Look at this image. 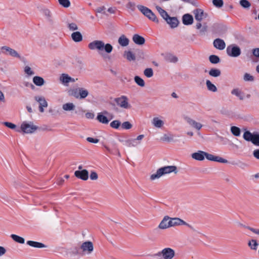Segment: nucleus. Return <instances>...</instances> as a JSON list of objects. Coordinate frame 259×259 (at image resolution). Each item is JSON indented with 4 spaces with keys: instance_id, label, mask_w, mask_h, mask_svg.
Segmentation results:
<instances>
[{
    "instance_id": "53",
    "label": "nucleus",
    "mask_w": 259,
    "mask_h": 259,
    "mask_svg": "<svg viewBox=\"0 0 259 259\" xmlns=\"http://www.w3.org/2000/svg\"><path fill=\"white\" fill-rule=\"evenodd\" d=\"M212 3L213 5L217 8L222 7L224 4L223 0H213Z\"/></svg>"
},
{
    "instance_id": "50",
    "label": "nucleus",
    "mask_w": 259,
    "mask_h": 259,
    "mask_svg": "<svg viewBox=\"0 0 259 259\" xmlns=\"http://www.w3.org/2000/svg\"><path fill=\"white\" fill-rule=\"evenodd\" d=\"M120 124L121 122L119 120H115L110 123V125L113 128L117 129L119 128Z\"/></svg>"
},
{
    "instance_id": "25",
    "label": "nucleus",
    "mask_w": 259,
    "mask_h": 259,
    "mask_svg": "<svg viewBox=\"0 0 259 259\" xmlns=\"http://www.w3.org/2000/svg\"><path fill=\"white\" fill-rule=\"evenodd\" d=\"M71 38L75 42H80L82 40V36L80 32L76 31L71 34Z\"/></svg>"
},
{
    "instance_id": "31",
    "label": "nucleus",
    "mask_w": 259,
    "mask_h": 259,
    "mask_svg": "<svg viewBox=\"0 0 259 259\" xmlns=\"http://www.w3.org/2000/svg\"><path fill=\"white\" fill-rule=\"evenodd\" d=\"M81 245L79 246H75L72 247L71 248V253L73 255H82V253L81 251Z\"/></svg>"
},
{
    "instance_id": "38",
    "label": "nucleus",
    "mask_w": 259,
    "mask_h": 259,
    "mask_svg": "<svg viewBox=\"0 0 259 259\" xmlns=\"http://www.w3.org/2000/svg\"><path fill=\"white\" fill-rule=\"evenodd\" d=\"M11 237L15 241L18 243L23 244L25 242V240L23 238L15 234H12Z\"/></svg>"
},
{
    "instance_id": "20",
    "label": "nucleus",
    "mask_w": 259,
    "mask_h": 259,
    "mask_svg": "<svg viewBox=\"0 0 259 259\" xmlns=\"http://www.w3.org/2000/svg\"><path fill=\"white\" fill-rule=\"evenodd\" d=\"M182 21L183 24L185 25H191L193 22V18L190 14H186L183 15L182 17Z\"/></svg>"
},
{
    "instance_id": "58",
    "label": "nucleus",
    "mask_w": 259,
    "mask_h": 259,
    "mask_svg": "<svg viewBox=\"0 0 259 259\" xmlns=\"http://www.w3.org/2000/svg\"><path fill=\"white\" fill-rule=\"evenodd\" d=\"M244 79L245 81H253L254 80V77L249 74L246 73L244 76Z\"/></svg>"
},
{
    "instance_id": "36",
    "label": "nucleus",
    "mask_w": 259,
    "mask_h": 259,
    "mask_svg": "<svg viewBox=\"0 0 259 259\" xmlns=\"http://www.w3.org/2000/svg\"><path fill=\"white\" fill-rule=\"evenodd\" d=\"M156 10L158 11L161 16L165 20L167 17L169 16L167 14V13L162 9L161 7L159 6H157L156 7Z\"/></svg>"
},
{
    "instance_id": "18",
    "label": "nucleus",
    "mask_w": 259,
    "mask_h": 259,
    "mask_svg": "<svg viewBox=\"0 0 259 259\" xmlns=\"http://www.w3.org/2000/svg\"><path fill=\"white\" fill-rule=\"evenodd\" d=\"M108 114V112L107 111H104L102 113H99L97 116V119L101 123L107 124L109 120H108L107 117L104 115V114L107 115Z\"/></svg>"
},
{
    "instance_id": "60",
    "label": "nucleus",
    "mask_w": 259,
    "mask_h": 259,
    "mask_svg": "<svg viewBox=\"0 0 259 259\" xmlns=\"http://www.w3.org/2000/svg\"><path fill=\"white\" fill-rule=\"evenodd\" d=\"M172 140V138L168 137L167 135L164 134L163 137L161 138V140L162 141L169 142Z\"/></svg>"
},
{
    "instance_id": "9",
    "label": "nucleus",
    "mask_w": 259,
    "mask_h": 259,
    "mask_svg": "<svg viewBox=\"0 0 259 259\" xmlns=\"http://www.w3.org/2000/svg\"><path fill=\"white\" fill-rule=\"evenodd\" d=\"M169 222L170 223L169 224H170V227L177 226L186 225L190 229L193 228L192 226L178 218H170Z\"/></svg>"
},
{
    "instance_id": "43",
    "label": "nucleus",
    "mask_w": 259,
    "mask_h": 259,
    "mask_svg": "<svg viewBox=\"0 0 259 259\" xmlns=\"http://www.w3.org/2000/svg\"><path fill=\"white\" fill-rule=\"evenodd\" d=\"M125 143L128 147H135L140 144V142L137 143L136 142V139H130L125 141Z\"/></svg>"
},
{
    "instance_id": "6",
    "label": "nucleus",
    "mask_w": 259,
    "mask_h": 259,
    "mask_svg": "<svg viewBox=\"0 0 259 259\" xmlns=\"http://www.w3.org/2000/svg\"><path fill=\"white\" fill-rule=\"evenodd\" d=\"M175 255V250L169 247L163 249L157 254V255L162 256L163 259H172Z\"/></svg>"
},
{
    "instance_id": "51",
    "label": "nucleus",
    "mask_w": 259,
    "mask_h": 259,
    "mask_svg": "<svg viewBox=\"0 0 259 259\" xmlns=\"http://www.w3.org/2000/svg\"><path fill=\"white\" fill-rule=\"evenodd\" d=\"M240 4L244 8H249L251 6L250 3L247 0H240Z\"/></svg>"
},
{
    "instance_id": "19",
    "label": "nucleus",
    "mask_w": 259,
    "mask_h": 259,
    "mask_svg": "<svg viewBox=\"0 0 259 259\" xmlns=\"http://www.w3.org/2000/svg\"><path fill=\"white\" fill-rule=\"evenodd\" d=\"M169 220L170 218L169 217H164L162 221L159 224L158 227L161 229H165L170 227V224H169L170 223Z\"/></svg>"
},
{
    "instance_id": "54",
    "label": "nucleus",
    "mask_w": 259,
    "mask_h": 259,
    "mask_svg": "<svg viewBox=\"0 0 259 259\" xmlns=\"http://www.w3.org/2000/svg\"><path fill=\"white\" fill-rule=\"evenodd\" d=\"M68 28L70 31H75L78 29L77 25L75 23H68Z\"/></svg>"
},
{
    "instance_id": "4",
    "label": "nucleus",
    "mask_w": 259,
    "mask_h": 259,
    "mask_svg": "<svg viewBox=\"0 0 259 259\" xmlns=\"http://www.w3.org/2000/svg\"><path fill=\"white\" fill-rule=\"evenodd\" d=\"M114 101L118 106L122 108L130 109L131 107L128 102V99L125 96H121L120 97L116 98L114 99Z\"/></svg>"
},
{
    "instance_id": "11",
    "label": "nucleus",
    "mask_w": 259,
    "mask_h": 259,
    "mask_svg": "<svg viewBox=\"0 0 259 259\" xmlns=\"http://www.w3.org/2000/svg\"><path fill=\"white\" fill-rule=\"evenodd\" d=\"M205 157L207 159L210 161H217L222 163H227L228 162V161L226 159L218 156H214L206 152H205Z\"/></svg>"
},
{
    "instance_id": "33",
    "label": "nucleus",
    "mask_w": 259,
    "mask_h": 259,
    "mask_svg": "<svg viewBox=\"0 0 259 259\" xmlns=\"http://www.w3.org/2000/svg\"><path fill=\"white\" fill-rule=\"evenodd\" d=\"M254 134H251L249 131L244 132L243 137L247 141L252 142Z\"/></svg>"
},
{
    "instance_id": "13",
    "label": "nucleus",
    "mask_w": 259,
    "mask_h": 259,
    "mask_svg": "<svg viewBox=\"0 0 259 259\" xmlns=\"http://www.w3.org/2000/svg\"><path fill=\"white\" fill-rule=\"evenodd\" d=\"M35 100L39 103V110L40 112H44V107H48V103L45 98L41 96H35Z\"/></svg>"
},
{
    "instance_id": "1",
    "label": "nucleus",
    "mask_w": 259,
    "mask_h": 259,
    "mask_svg": "<svg viewBox=\"0 0 259 259\" xmlns=\"http://www.w3.org/2000/svg\"><path fill=\"white\" fill-rule=\"evenodd\" d=\"M88 48L91 50H97L101 54V52L104 49L107 53H110L113 50V47L110 44H105L102 40H95L88 44Z\"/></svg>"
},
{
    "instance_id": "2",
    "label": "nucleus",
    "mask_w": 259,
    "mask_h": 259,
    "mask_svg": "<svg viewBox=\"0 0 259 259\" xmlns=\"http://www.w3.org/2000/svg\"><path fill=\"white\" fill-rule=\"evenodd\" d=\"M177 167L176 166H166L161 167L158 169L155 174H153L151 175L150 179L151 180H154L156 179H159L162 176L169 174L172 172H174L175 174L177 173Z\"/></svg>"
},
{
    "instance_id": "29",
    "label": "nucleus",
    "mask_w": 259,
    "mask_h": 259,
    "mask_svg": "<svg viewBox=\"0 0 259 259\" xmlns=\"http://www.w3.org/2000/svg\"><path fill=\"white\" fill-rule=\"evenodd\" d=\"M152 123L154 126L158 128L161 127L164 124L163 121L159 119L158 117L153 118Z\"/></svg>"
},
{
    "instance_id": "12",
    "label": "nucleus",
    "mask_w": 259,
    "mask_h": 259,
    "mask_svg": "<svg viewBox=\"0 0 259 259\" xmlns=\"http://www.w3.org/2000/svg\"><path fill=\"white\" fill-rule=\"evenodd\" d=\"M185 120L189 124L190 126L196 129L197 130H200L202 127V124L201 123L197 122L189 117H185Z\"/></svg>"
},
{
    "instance_id": "3",
    "label": "nucleus",
    "mask_w": 259,
    "mask_h": 259,
    "mask_svg": "<svg viewBox=\"0 0 259 259\" xmlns=\"http://www.w3.org/2000/svg\"><path fill=\"white\" fill-rule=\"evenodd\" d=\"M137 8L149 19L156 23L158 22V19L155 15L149 8L142 5H138Z\"/></svg>"
},
{
    "instance_id": "27",
    "label": "nucleus",
    "mask_w": 259,
    "mask_h": 259,
    "mask_svg": "<svg viewBox=\"0 0 259 259\" xmlns=\"http://www.w3.org/2000/svg\"><path fill=\"white\" fill-rule=\"evenodd\" d=\"M33 83L37 86H42L45 83V80L41 77L40 76H34L33 78Z\"/></svg>"
},
{
    "instance_id": "16",
    "label": "nucleus",
    "mask_w": 259,
    "mask_h": 259,
    "mask_svg": "<svg viewBox=\"0 0 259 259\" xmlns=\"http://www.w3.org/2000/svg\"><path fill=\"white\" fill-rule=\"evenodd\" d=\"M214 47L218 50H224L226 47L225 41L221 38H216L213 42Z\"/></svg>"
},
{
    "instance_id": "5",
    "label": "nucleus",
    "mask_w": 259,
    "mask_h": 259,
    "mask_svg": "<svg viewBox=\"0 0 259 259\" xmlns=\"http://www.w3.org/2000/svg\"><path fill=\"white\" fill-rule=\"evenodd\" d=\"M80 245L82 255L90 254L93 251L94 245L91 241L84 242Z\"/></svg>"
},
{
    "instance_id": "48",
    "label": "nucleus",
    "mask_w": 259,
    "mask_h": 259,
    "mask_svg": "<svg viewBox=\"0 0 259 259\" xmlns=\"http://www.w3.org/2000/svg\"><path fill=\"white\" fill-rule=\"evenodd\" d=\"M58 2L60 5L64 8H68L70 6L69 0H58Z\"/></svg>"
},
{
    "instance_id": "56",
    "label": "nucleus",
    "mask_w": 259,
    "mask_h": 259,
    "mask_svg": "<svg viewBox=\"0 0 259 259\" xmlns=\"http://www.w3.org/2000/svg\"><path fill=\"white\" fill-rule=\"evenodd\" d=\"M24 72L28 75H32L34 72L31 70V68L28 66H26L24 68Z\"/></svg>"
},
{
    "instance_id": "52",
    "label": "nucleus",
    "mask_w": 259,
    "mask_h": 259,
    "mask_svg": "<svg viewBox=\"0 0 259 259\" xmlns=\"http://www.w3.org/2000/svg\"><path fill=\"white\" fill-rule=\"evenodd\" d=\"M132 126V124L129 121H125L121 124V128L125 130L131 129Z\"/></svg>"
},
{
    "instance_id": "39",
    "label": "nucleus",
    "mask_w": 259,
    "mask_h": 259,
    "mask_svg": "<svg viewBox=\"0 0 259 259\" xmlns=\"http://www.w3.org/2000/svg\"><path fill=\"white\" fill-rule=\"evenodd\" d=\"M209 74L213 77H218L221 75V71L219 69L212 68L209 71Z\"/></svg>"
},
{
    "instance_id": "10",
    "label": "nucleus",
    "mask_w": 259,
    "mask_h": 259,
    "mask_svg": "<svg viewBox=\"0 0 259 259\" xmlns=\"http://www.w3.org/2000/svg\"><path fill=\"white\" fill-rule=\"evenodd\" d=\"M37 127L32 124L23 122L21 125V130L25 133L30 134L34 132Z\"/></svg>"
},
{
    "instance_id": "24",
    "label": "nucleus",
    "mask_w": 259,
    "mask_h": 259,
    "mask_svg": "<svg viewBox=\"0 0 259 259\" xmlns=\"http://www.w3.org/2000/svg\"><path fill=\"white\" fill-rule=\"evenodd\" d=\"M89 94L87 89L83 88H79V99H83L85 98Z\"/></svg>"
},
{
    "instance_id": "23",
    "label": "nucleus",
    "mask_w": 259,
    "mask_h": 259,
    "mask_svg": "<svg viewBox=\"0 0 259 259\" xmlns=\"http://www.w3.org/2000/svg\"><path fill=\"white\" fill-rule=\"evenodd\" d=\"M129 39L124 35H121L118 40V42L122 47H126L129 44Z\"/></svg>"
},
{
    "instance_id": "55",
    "label": "nucleus",
    "mask_w": 259,
    "mask_h": 259,
    "mask_svg": "<svg viewBox=\"0 0 259 259\" xmlns=\"http://www.w3.org/2000/svg\"><path fill=\"white\" fill-rule=\"evenodd\" d=\"M254 145L259 146V135L254 134L251 142Z\"/></svg>"
},
{
    "instance_id": "46",
    "label": "nucleus",
    "mask_w": 259,
    "mask_h": 259,
    "mask_svg": "<svg viewBox=\"0 0 259 259\" xmlns=\"http://www.w3.org/2000/svg\"><path fill=\"white\" fill-rule=\"evenodd\" d=\"M144 74L147 77L150 78L153 75V69L151 68H148L144 71Z\"/></svg>"
},
{
    "instance_id": "44",
    "label": "nucleus",
    "mask_w": 259,
    "mask_h": 259,
    "mask_svg": "<svg viewBox=\"0 0 259 259\" xmlns=\"http://www.w3.org/2000/svg\"><path fill=\"white\" fill-rule=\"evenodd\" d=\"M209 61L212 64H217L220 61L219 57L214 55H210L209 57Z\"/></svg>"
},
{
    "instance_id": "61",
    "label": "nucleus",
    "mask_w": 259,
    "mask_h": 259,
    "mask_svg": "<svg viewBox=\"0 0 259 259\" xmlns=\"http://www.w3.org/2000/svg\"><path fill=\"white\" fill-rule=\"evenodd\" d=\"M4 124L6 126H7L11 129H14L16 126L15 124H14L11 122H5Z\"/></svg>"
},
{
    "instance_id": "8",
    "label": "nucleus",
    "mask_w": 259,
    "mask_h": 259,
    "mask_svg": "<svg viewBox=\"0 0 259 259\" xmlns=\"http://www.w3.org/2000/svg\"><path fill=\"white\" fill-rule=\"evenodd\" d=\"M226 51L227 54L232 57H238L241 54V50L239 47L234 45L228 46Z\"/></svg>"
},
{
    "instance_id": "40",
    "label": "nucleus",
    "mask_w": 259,
    "mask_h": 259,
    "mask_svg": "<svg viewBox=\"0 0 259 259\" xmlns=\"http://www.w3.org/2000/svg\"><path fill=\"white\" fill-rule=\"evenodd\" d=\"M238 226L248 229L249 230L252 231L254 233L259 235V230L258 229H255L251 228L249 226H246L245 225H244L243 224L240 223H238Z\"/></svg>"
},
{
    "instance_id": "14",
    "label": "nucleus",
    "mask_w": 259,
    "mask_h": 259,
    "mask_svg": "<svg viewBox=\"0 0 259 259\" xmlns=\"http://www.w3.org/2000/svg\"><path fill=\"white\" fill-rule=\"evenodd\" d=\"M74 175L77 178L84 181L87 180L89 178V172L86 169L76 170L74 172Z\"/></svg>"
},
{
    "instance_id": "34",
    "label": "nucleus",
    "mask_w": 259,
    "mask_h": 259,
    "mask_svg": "<svg viewBox=\"0 0 259 259\" xmlns=\"http://www.w3.org/2000/svg\"><path fill=\"white\" fill-rule=\"evenodd\" d=\"M231 93L232 94L238 97L241 100H243L244 99V97L242 93L238 89H233L231 91Z\"/></svg>"
},
{
    "instance_id": "28",
    "label": "nucleus",
    "mask_w": 259,
    "mask_h": 259,
    "mask_svg": "<svg viewBox=\"0 0 259 259\" xmlns=\"http://www.w3.org/2000/svg\"><path fill=\"white\" fill-rule=\"evenodd\" d=\"M26 243L28 245L35 248H43L45 247V245L43 243L33 241H27Z\"/></svg>"
},
{
    "instance_id": "64",
    "label": "nucleus",
    "mask_w": 259,
    "mask_h": 259,
    "mask_svg": "<svg viewBox=\"0 0 259 259\" xmlns=\"http://www.w3.org/2000/svg\"><path fill=\"white\" fill-rule=\"evenodd\" d=\"M253 156L257 159H259V149L255 150L253 152Z\"/></svg>"
},
{
    "instance_id": "45",
    "label": "nucleus",
    "mask_w": 259,
    "mask_h": 259,
    "mask_svg": "<svg viewBox=\"0 0 259 259\" xmlns=\"http://www.w3.org/2000/svg\"><path fill=\"white\" fill-rule=\"evenodd\" d=\"M135 81L139 86L143 87L145 86V82L144 80L138 76H136L134 78Z\"/></svg>"
},
{
    "instance_id": "41",
    "label": "nucleus",
    "mask_w": 259,
    "mask_h": 259,
    "mask_svg": "<svg viewBox=\"0 0 259 259\" xmlns=\"http://www.w3.org/2000/svg\"><path fill=\"white\" fill-rule=\"evenodd\" d=\"M104 147L108 153H109L110 154H115V155L117 154L119 156H120V153L118 149L117 148H116V147H115V148L114 149L112 150L107 146H105Z\"/></svg>"
},
{
    "instance_id": "32",
    "label": "nucleus",
    "mask_w": 259,
    "mask_h": 259,
    "mask_svg": "<svg viewBox=\"0 0 259 259\" xmlns=\"http://www.w3.org/2000/svg\"><path fill=\"white\" fill-rule=\"evenodd\" d=\"M69 78L70 76L68 74L63 73L60 77V80L62 83L67 85L69 83Z\"/></svg>"
},
{
    "instance_id": "47",
    "label": "nucleus",
    "mask_w": 259,
    "mask_h": 259,
    "mask_svg": "<svg viewBox=\"0 0 259 259\" xmlns=\"http://www.w3.org/2000/svg\"><path fill=\"white\" fill-rule=\"evenodd\" d=\"M248 244L251 249L256 250L257 249L258 244L255 240L252 239L249 241Z\"/></svg>"
},
{
    "instance_id": "22",
    "label": "nucleus",
    "mask_w": 259,
    "mask_h": 259,
    "mask_svg": "<svg viewBox=\"0 0 259 259\" xmlns=\"http://www.w3.org/2000/svg\"><path fill=\"white\" fill-rule=\"evenodd\" d=\"M133 40L135 44L139 45H142L144 44L145 42V38L137 34H134L133 35Z\"/></svg>"
},
{
    "instance_id": "57",
    "label": "nucleus",
    "mask_w": 259,
    "mask_h": 259,
    "mask_svg": "<svg viewBox=\"0 0 259 259\" xmlns=\"http://www.w3.org/2000/svg\"><path fill=\"white\" fill-rule=\"evenodd\" d=\"M126 8L130 9L132 11H135V8H136V4L134 2H129L126 4Z\"/></svg>"
},
{
    "instance_id": "26",
    "label": "nucleus",
    "mask_w": 259,
    "mask_h": 259,
    "mask_svg": "<svg viewBox=\"0 0 259 259\" xmlns=\"http://www.w3.org/2000/svg\"><path fill=\"white\" fill-rule=\"evenodd\" d=\"M123 56L129 61H135L136 60L135 54L131 51H124Z\"/></svg>"
},
{
    "instance_id": "59",
    "label": "nucleus",
    "mask_w": 259,
    "mask_h": 259,
    "mask_svg": "<svg viewBox=\"0 0 259 259\" xmlns=\"http://www.w3.org/2000/svg\"><path fill=\"white\" fill-rule=\"evenodd\" d=\"M98 176L97 172L95 171H92L90 174V179L92 180H96L98 179Z\"/></svg>"
},
{
    "instance_id": "17",
    "label": "nucleus",
    "mask_w": 259,
    "mask_h": 259,
    "mask_svg": "<svg viewBox=\"0 0 259 259\" xmlns=\"http://www.w3.org/2000/svg\"><path fill=\"white\" fill-rule=\"evenodd\" d=\"M165 20L166 21L167 23L169 25L171 28H175L177 27L179 22L176 17H171L169 16H168Z\"/></svg>"
},
{
    "instance_id": "15",
    "label": "nucleus",
    "mask_w": 259,
    "mask_h": 259,
    "mask_svg": "<svg viewBox=\"0 0 259 259\" xmlns=\"http://www.w3.org/2000/svg\"><path fill=\"white\" fill-rule=\"evenodd\" d=\"M193 14L195 16V19L199 22H200L204 17H206V14H205L203 11L200 9H197L193 11Z\"/></svg>"
},
{
    "instance_id": "63",
    "label": "nucleus",
    "mask_w": 259,
    "mask_h": 259,
    "mask_svg": "<svg viewBox=\"0 0 259 259\" xmlns=\"http://www.w3.org/2000/svg\"><path fill=\"white\" fill-rule=\"evenodd\" d=\"M253 55L256 57H259V48L254 49L252 50Z\"/></svg>"
},
{
    "instance_id": "35",
    "label": "nucleus",
    "mask_w": 259,
    "mask_h": 259,
    "mask_svg": "<svg viewBox=\"0 0 259 259\" xmlns=\"http://www.w3.org/2000/svg\"><path fill=\"white\" fill-rule=\"evenodd\" d=\"M206 85L207 89L211 92H215L217 91V87L212 84L211 81L209 80H207L206 81Z\"/></svg>"
},
{
    "instance_id": "37",
    "label": "nucleus",
    "mask_w": 259,
    "mask_h": 259,
    "mask_svg": "<svg viewBox=\"0 0 259 259\" xmlns=\"http://www.w3.org/2000/svg\"><path fill=\"white\" fill-rule=\"evenodd\" d=\"M62 108L65 111L73 110L75 105L72 103H68L63 105Z\"/></svg>"
},
{
    "instance_id": "49",
    "label": "nucleus",
    "mask_w": 259,
    "mask_h": 259,
    "mask_svg": "<svg viewBox=\"0 0 259 259\" xmlns=\"http://www.w3.org/2000/svg\"><path fill=\"white\" fill-rule=\"evenodd\" d=\"M69 94L71 96H73L76 99H79L78 93H79V88L71 90L69 91Z\"/></svg>"
},
{
    "instance_id": "7",
    "label": "nucleus",
    "mask_w": 259,
    "mask_h": 259,
    "mask_svg": "<svg viewBox=\"0 0 259 259\" xmlns=\"http://www.w3.org/2000/svg\"><path fill=\"white\" fill-rule=\"evenodd\" d=\"M0 54H4L5 55H9L12 57L17 58L21 59V56L15 50L7 47L3 46L0 48Z\"/></svg>"
},
{
    "instance_id": "21",
    "label": "nucleus",
    "mask_w": 259,
    "mask_h": 259,
    "mask_svg": "<svg viewBox=\"0 0 259 259\" xmlns=\"http://www.w3.org/2000/svg\"><path fill=\"white\" fill-rule=\"evenodd\" d=\"M205 156V152L198 151V152L193 153L192 154V157L197 160L202 161L204 160Z\"/></svg>"
},
{
    "instance_id": "42",
    "label": "nucleus",
    "mask_w": 259,
    "mask_h": 259,
    "mask_svg": "<svg viewBox=\"0 0 259 259\" xmlns=\"http://www.w3.org/2000/svg\"><path fill=\"white\" fill-rule=\"evenodd\" d=\"M231 132L235 136H239L241 133L240 129L235 126H233L231 127Z\"/></svg>"
},
{
    "instance_id": "30",
    "label": "nucleus",
    "mask_w": 259,
    "mask_h": 259,
    "mask_svg": "<svg viewBox=\"0 0 259 259\" xmlns=\"http://www.w3.org/2000/svg\"><path fill=\"white\" fill-rule=\"evenodd\" d=\"M42 13L49 22H53L52 14L51 11L49 9H43Z\"/></svg>"
},
{
    "instance_id": "62",
    "label": "nucleus",
    "mask_w": 259,
    "mask_h": 259,
    "mask_svg": "<svg viewBox=\"0 0 259 259\" xmlns=\"http://www.w3.org/2000/svg\"><path fill=\"white\" fill-rule=\"evenodd\" d=\"M87 140L88 142H89L90 143H97L99 141V139H94V138H91V137L87 138Z\"/></svg>"
}]
</instances>
